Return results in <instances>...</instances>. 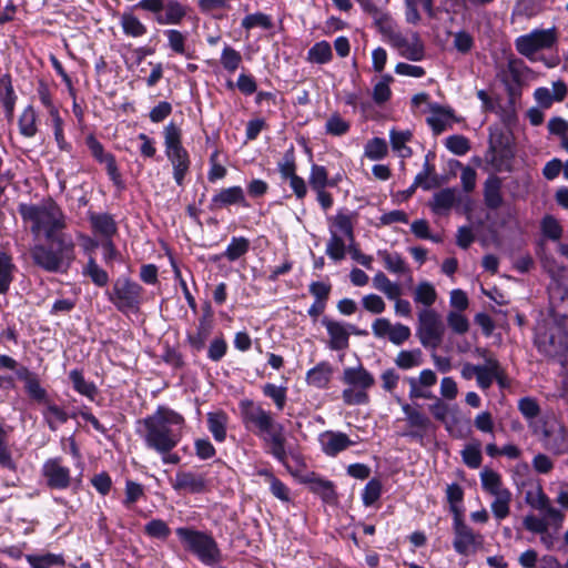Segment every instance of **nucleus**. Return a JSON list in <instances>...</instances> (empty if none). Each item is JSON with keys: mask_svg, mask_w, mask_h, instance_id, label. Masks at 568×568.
Here are the masks:
<instances>
[{"mask_svg": "<svg viewBox=\"0 0 568 568\" xmlns=\"http://www.w3.org/2000/svg\"><path fill=\"white\" fill-rule=\"evenodd\" d=\"M278 172L284 180H288L296 174V164L293 148L285 152L281 162H278Z\"/></svg>", "mask_w": 568, "mask_h": 568, "instance_id": "obj_62", "label": "nucleus"}, {"mask_svg": "<svg viewBox=\"0 0 568 568\" xmlns=\"http://www.w3.org/2000/svg\"><path fill=\"white\" fill-rule=\"evenodd\" d=\"M558 42V32L555 27L549 29H534L515 40L517 52L530 61H535V54L541 50L552 49Z\"/></svg>", "mask_w": 568, "mask_h": 568, "instance_id": "obj_10", "label": "nucleus"}, {"mask_svg": "<svg viewBox=\"0 0 568 568\" xmlns=\"http://www.w3.org/2000/svg\"><path fill=\"white\" fill-rule=\"evenodd\" d=\"M175 534L184 549L196 556L202 564L213 566L222 560L219 545L210 534L190 527H179Z\"/></svg>", "mask_w": 568, "mask_h": 568, "instance_id": "obj_5", "label": "nucleus"}, {"mask_svg": "<svg viewBox=\"0 0 568 568\" xmlns=\"http://www.w3.org/2000/svg\"><path fill=\"white\" fill-rule=\"evenodd\" d=\"M379 256L383 258L385 268L395 274H403L407 271L406 263L399 253L387 251H379Z\"/></svg>", "mask_w": 568, "mask_h": 568, "instance_id": "obj_43", "label": "nucleus"}, {"mask_svg": "<svg viewBox=\"0 0 568 568\" xmlns=\"http://www.w3.org/2000/svg\"><path fill=\"white\" fill-rule=\"evenodd\" d=\"M322 325L325 326L327 334L329 335L328 346L333 351L346 349L349 345V331L346 324L337 321H333L328 317H323L321 321Z\"/></svg>", "mask_w": 568, "mask_h": 568, "instance_id": "obj_19", "label": "nucleus"}, {"mask_svg": "<svg viewBox=\"0 0 568 568\" xmlns=\"http://www.w3.org/2000/svg\"><path fill=\"white\" fill-rule=\"evenodd\" d=\"M20 214L26 221H30L31 232L38 235L40 232L44 233L45 237H51L54 234H64V215L57 204L49 205H21L19 209Z\"/></svg>", "mask_w": 568, "mask_h": 568, "instance_id": "obj_6", "label": "nucleus"}, {"mask_svg": "<svg viewBox=\"0 0 568 568\" xmlns=\"http://www.w3.org/2000/svg\"><path fill=\"white\" fill-rule=\"evenodd\" d=\"M37 113L33 106L28 105L19 118V130L26 138H32L37 133Z\"/></svg>", "mask_w": 568, "mask_h": 568, "instance_id": "obj_41", "label": "nucleus"}, {"mask_svg": "<svg viewBox=\"0 0 568 568\" xmlns=\"http://www.w3.org/2000/svg\"><path fill=\"white\" fill-rule=\"evenodd\" d=\"M351 124L345 121L338 113L332 114L325 124V130L327 134L334 136H342L349 131Z\"/></svg>", "mask_w": 568, "mask_h": 568, "instance_id": "obj_55", "label": "nucleus"}, {"mask_svg": "<svg viewBox=\"0 0 568 568\" xmlns=\"http://www.w3.org/2000/svg\"><path fill=\"white\" fill-rule=\"evenodd\" d=\"M230 205H241L248 207L250 204L246 201L244 190L239 186H231L220 190L211 200L210 210L216 211Z\"/></svg>", "mask_w": 568, "mask_h": 568, "instance_id": "obj_18", "label": "nucleus"}, {"mask_svg": "<svg viewBox=\"0 0 568 568\" xmlns=\"http://www.w3.org/2000/svg\"><path fill=\"white\" fill-rule=\"evenodd\" d=\"M541 233L551 241H559L564 230L558 220L552 215H545L540 222Z\"/></svg>", "mask_w": 568, "mask_h": 568, "instance_id": "obj_47", "label": "nucleus"}, {"mask_svg": "<svg viewBox=\"0 0 568 568\" xmlns=\"http://www.w3.org/2000/svg\"><path fill=\"white\" fill-rule=\"evenodd\" d=\"M445 146L456 155H465L470 150L469 140L460 134H454L446 139Z\"/></svg>", "mask_w": 568, "mask_h": 568, "instance_id": "obj_58", "label": "nucleus"}, {"mask_svg": "<svg viewBox=\"0 0 568 568\" xmlns=\"http://www.w3.org/2000/svg\"><path fill=\"white\" fill-rule=\"evenodd\" d=\"M514 155V149L507 133L498 131L490 134L485 160L496 172H509Z\"/></svg>", "mask_w": 568, "mask_h": 568, "instance_id": "obj_11", "label": "nucleus"}, {"mask_svg": "<svg viewBox=\"0 0 568 568\" xmlns=\"http://www.w3.org/2000/svg\"><path fill=\"white\" fill-rule=\"evenodd\" d=\"M47 244H38L31 250L33 263L51 273H64L75 258V244L70 234H54L45 237Z\"/></svg>", "mask_w": 568, "mask_h": 568, "instance_id": "obj_3", "label": "nucleus"}, {"mask_svg": "<svg viewBox=\"0 0 568 568\" xmlns=\"http://www.w3.org/2000/svg\"><path fill=\"white\" fill-rule=\"evenodd\" d=\"M83 275L89 276L99 287L105 286L109 282L108 273L97 264L93 257H90L84 266Z\"/></svg>", "mask_w": 568, "mask_h": 568, "instance_id": "obj_48", "label": "nucleus"}, {"mask_svg": "<svg viewBox=\"0 0 568 568\" xmlns=\"http://www.w3.org/2000/svg\"><path fill=\"white\" fill-rule=\"evenodd\" d=\"M212 324L205 317L199 320V325L194 333H187L186 342L193 352H201L206 344L209 336L211 335Z\"/></svg>", "mask_w": 568, "mask_h": 568, "instance_id": "obj_28", "label": "nucleus"}, {"mask_svg": "<svg viewBox=\"0 0 568 568\" xmlns=\"http://www.w3.org/2000/svg\"><path fill=\"white\" fill-rule=\"evenodd\" d=\"M387 153V144L384 139L374 138L365 145V155L371 160H381Z\"/></svg>", "mask_w": 568, "mask_h": 568, "instance_id": "obj_60", "label": "nucleus"}, {"mask_svg": "<svg viewBox=\"0 0 568 568\" xmlns=\"http://www.w3.org/2000/svg\"><path fill=\"white\" fill-rule=\"evenodd\" d=\"M141 424L144 427L145 446L156 453H168L181 442L185 419L172 408L160 405L152 415L143 418Z\"/></svg>", "mask_w": 568, "mask_h": 568, "instance_id": "obj_1", "label": "nucleus"}, {"mask_svg": "<svg viewBox=\"0 0 568 568\" xmlns=\"http://www.w3.org/2000/svg\"><path fill=\"white\" fill-rule=\"evenodd\" d=\"M250 250V241L246 237L239 236L232 237L226 250L222 253V256L227 258L230 262H234L245 255Z\"/></svg>", "mask_w": 568, "mask_h": 568, "instance_id": "obj_40", "label": "nucleus"}, {"mask_svg": "<svg viewBox=\"0 0 568 568\" xmlns=\"http://www.w3.org/2000/svg\"><path fill=\"white\" fill-rule=\"evenodd\" d=\"M373 334L378 338L388 337L395 345H402L410 337V328L404 324L392 325L385 317L376 318L372 324Z\"/></svg>", "mask_w": 568, "mask_h": 568, "instance_id": "obj_16", "label": "nucleus"}, {"mask_svg": "<svg viewBox=\"0 0 568 568\" xmlns=\"http://www.w3.org/2000/svg\"><path fill=\"white\" fill-rule=\"evenodd\" d=\"M333 59L332 47L327 41L316 42L307 52V60L312 63L325 64Z\"/></svg>", "mask_w": 568, "mask_h": 568, "instance_id": "obj_38", "label": "nucleus"}, {"mask_svg": "<svg viewBox=\"0 0 568 568\" xmlns=\"http://www.w3.org/2000/svg\"><path fill=\"white\" fill-rule=\"evenodd\" d=\"M354 444L346 434L341 432L327 433L326 440H322L323 450L329 456H335Z\"/></svg>", "mask_w": 568, "mask_h": 568, "instance_id": "obj_30", "label": "nucleus"}, {"mask_svg": "<svg viewBox=\"0 0 568 568\" xmlns=\"http://www.w3.org/2000/svg\"><path fill=\"white\" fill-rule=\"evenodd\" d=\"M480 479L483 489L493 496L508 490L503 487L500 475L493 469L485 468L480 473Z\"/></svg>", "mask_w": 568, "mask_h": 568, "instance_id": "obj_35", "label": "nucleus"}, {"mask_svg": "<svg viewBox=\"0 0 568 568\" xmlns=\"http://www.w3.org/2000/svg\"><path fill=\"white\" fill-rule=\"evenodd\" d=\"M175 491L185 494H202L207 490V478L204 474L180 470L172 480Z\"/></svg>", "mask_w": 568, "mask_h": 568, "instance_id": "obj_17", "label": "nucleus"}, {"mask_svg": "<svg viewBox=\"0 0 568 568\" xmlns=\"http://www.w3.org/2000/svg\"><path fill=\"white\" fill-rule=\"evenodd\" d=\"M45 405L47 407L43 410V417L48 424V427L52 432H55L59 424H65L68 422L69 416L64 409L49 400L45 403Z\"/></svg>", "mask_w": 568, "mask_h": 568, "instance_id": "obj_36", "label": "nucleus"}, {"mask_svg": "<svg viewBox=\"0 0 568 568\" xmlns=\"http://www.w3.org/2000/svg\"><path fill=\"white\" fill-rule=\"evenodd\" d=\"M92 229L106 239H111L118 231L116 222L108 213H89Z\"/></svg>", "mask_w": 568, "mask_h": 568, "instance_id": "obj_24", "label": "nucleus"}, {"mask_svg": "<svg viewBox=\"0 0 568 568\" xmlns=\"http://www.w3.org/2000/svg\"><path fill=\"white\" fill-rule=\"evenodd\" d=\"M144 532L151 538L166 540L171 535V529L163 519H152L145 524Z\"/></svg>", "mask_w": 568, "mask_h": 568, "instance_id": "obj_50", "label": "nucleus"}, {"mask_svg": "<svg viewBox=\"0 0 568 568\" xmlns=\"http://www.w3.org/2000/svg\"><path fill=\"white\" fill-rule=\"evenodd\" d=\"M17 94L12 85V78L9 73L0 77V103L3 106L6 118L11 120L14 113Z\"/></svg>", "mask_w": 568, "mask_h": 568, "instance_id": "obj_23", "label": "nucleus"}, {"mask_svg": "<svg viewBox=\"0 0 568 568\" xmlns=\"http://www.w3.org/2000/svg\"><path fill=\"white\" fill-rule=\"evenodd\" d=\"M85 144L90 150L91 155L98 161L100 164H108L109 159L114 160V155L112 153L105 152L102 143L93 135L89 134L85 138Z\"/></svg>", "mask_w": 568, "mask_h": 568, "instance_id": "obj_46", "label": "nucleus"}, {"mask_svg": "<svg viewBox=\"0 0 568 568\" xmlns=\"http://www.w3.org/2000/svg\"><path fill=\"white\" fill-rule=\"evenodd\" d=\"M342 398L346 405H366L369 402L367 390L348 387L342 393Z\"/></svg>", "mask_w": 568, "mask_h": 568, "instance_id": "obj_59", "label": "nucleus"}, {"mask_svg": "<svg viewBox=\"0 0 568 568\" xmlns=\"http://www.w3.org/2000/svg\"><path fill=\"white\" fill-rule=\"evenodd\" d=\"M263 394L275 403L277 409L282 410L286 404V388L267 383L263 386Z\"/></svg>", "mask_w": 568, "mask_h": 568, "instance_id": "obj_61", "label": "nucleus"}, {"mask_svg": "<svg viewBox=\"0 0 568 568\" xmlns=\"http://www.w3.org/2000/svg\"><path fill=\"white\" fill-rule=\"evenodd\" d=\"M429 110L434 115L427 118V123L435 134L443 133L447 126L445 118H452L454 115L453 109L442 106L438 103H430Z\"/></svg>", "mask_w": 568, "mask_h": 568, "instance_id": "obj_31", "label": "nucleus"}, {"mask_svg": "<svg viewBox=\"0 0 568 568\" xmlns=\"http://www.w3.org/2000/svg\"><path fill=\"white\" fill-rule=\"evenodd\" d=\"M534 344L548 358H562L568 352L566 327L557 321H542L535 329Z\"/></svg>", "mask_w": 568, "mask_h": 568, "instance_id": "obj_4", "label": "nucleus"}, {"mask_svg": "<svg viewBox=\"0 0 568 568\" xmlns=\"http://www.w3.org/2000/svg\"><path fill=\"white\" fill-rule=\"evenodd\" d=\"M16 265L12 257L4 252H0V294H6L13 281Z\"/></svg>", "mask_w": 568, "mask_h": 568, "instance_id": "obj_34", "label": "nucleus"}, {"mask_svg": "<svg viewBox=\"0 0 568 568\" xmlns=\"http://www.w3.org/2000/svg\"><path fill=\"white\" fill-rule=\"evenodd\" d=\"M453 547L462 556L473 555L483 546L484 536L468 526L464 516L453 518Z\"/></svg>", "mask_w": 568, "mask_h": 568, "instance_id": "obj_13", "label": "nucleus"}, {"mask_svg": "<svg viewBox=\"0 0 568 568\" xmlns=\"http://www.w3.org/2000/svg\"><path fill=\"white\" fill-rule=\"evenodd\" d=\"M142 496H144V487L133 480H126L125 483V498L123 505L126 508H131Z\"/></svg>", "mask_w": 568, "mask_h": 568, "instance_id": "obj_63", "label": "nucleus"}, {"mask_svg": "<svg viewBox=\"0 0 568 568\" xmlns=\"http://www.w3.org/2000/svg\"><path fill=\"white\" fill-rule=\"evenodd\" d=\"M498 373V361L495 357L486 358V364L480 365L478 373L476 374L477 385L481 389H488L497 376Z\"/></svg>", "mask_w": 568, "mask_h": 568, "instance_id": "obj_33", "label": "nucleus"}, {"mask_svg": "<svg viewBox=\"0 0 568 568\" xmlns=\"http://www.w3.org/2000/svg\"><path fill=\"white\" fill-rule=\"evenodd\" d=\"M437 298V293L433 284L423 281L417 284L414 291L415 303L423 304L425 308H429Z\"/></svg>", "mask_w": 568, "mask_h": 568, "instance_id": "obj_37", "label": "nucleus"}, {"mask_svg": "<svg viewBox=\"0 0 568 568\" xmlns=\"http://www.w3.org/2000/svg\"><path fill=\"white\" fill-rule=\"evenodd\" d=\"M241 62L242 55L239 51L230 45H226L223 49L221 54V64L227 72L233 73L240 67Z\"/></svg>", "mask_w": 568, "mask_h": 568, "instance_id": "obj_57", "label": "nucleus"}, {"mask_svg": "<svg viewBox=\"0 0 568 568\" xmlns=\"http://www.w3.org/2000/svg\"><path fill=\"white\" fill-rule=\"evenodd\" d=\"M396 402L400 405L408 426V429L403 432L400 436L407 437L423 445L424 439L428 435L435 433L436 425L425 413L420 410V406L418 404L413 406L403 402L400 397H396Z\"/></svg>", "mask_w": 568, "mask_h": 568, "instance_id": "obj_9", "label": "nucleus"}, {"mask_svg": "<svg viewBox=\"0 0 568 568\" xmlns=\"http://www.w3.org/2000/svg\"><path fill=\"white\" fill-rule=\"evenodd\" d=\"M495 499L491 503V511L497 519H504L509 515V504L511 500V493L509 490L501 494L494 495Z\"/></svg>", "mask_w": 568, "mask_h": 568, "instance_id": "obj_52", "label": "nucleus"}, {"mask_svg": "<svg viewBox=\"0 0 568 568\" xmlns=\"http://www.w3.org/2000/svg\"><path fill=\"white\" fill-rule=\"evenodd\" d=\"M446 498L449 503V510L453 514V518H455L457 514L464 516L463 509L459 506L464 499V490L458 484L454 483L447 486Z\"/></svg>", "mask_w": 568, "mask_h": 568, "instance_id": "obj_44", "label": "nucleus"}, {"mask_svg": "<svg viewBox=\"0 0 568 568\" xmlns=\"http://www.w3.org/2000/svg\"><path fill=\"white\" fill-rule=\"evenodd\" d=\"M333 374V367L328 362H321L306 373V382L308 385L325 388Z\"/></svg>", "mask_w": 568, "mask_h": 568, "instance_id": "obj_27", "label": "nucleus"}, {"mask_svg": "<svg viewBox=\"0 0 568 568\" xmlns=\"http://www.w3.org/2000/svg\"><path fill=\"white\" fill-rule=\"evenodd\" d=\"M168 38V44L170 49L178 54L185 55L186 58H191V55L186 52L185 42L186 37L176 29H169L164 32Z\"/></svg>", "mask_w": 568, "mask_h": 568, "instance_id": "obj_51", "label": "nucleus"}, {"mask_svg": "<svg viewBox=\"0 0 568 568\" xmlns=\"http://www.w3.org/2000/svg\"><path fill=\"white\" fill-rule=\"evenodd\" d=\"M308 182L313 191H320L326 189V186L336 185L335 181H329L326 168L318 164L312 165Z\"/></svg>", "mask_w": 568, "mask_h": 568, "instance_id": "obj_39", "label": "nucleus"}, {"mask_svg": "<svg viewBox=\"0 0 568 568\" xmlns=\"http://www.w3.org/2000/svg\"><path fill=\"white\" fill-rule=\"evenodd\" d=\"M207 428L211 432L213 438L217 443H222L226 438V428L229 417L225 412L216 410L210 412L206 415Z\"/></svg>", "mask_w": 568, "mask_h": 568, "instance_id": "obj_26", "label": "nucleus"}, {"mask_svg": "<svg viewBox=\"0 0 568 568\" xmlns=\"http://www.w3.org/2000/svg\"><path fill=\"white\" fill-rule=\"evenodd\" d=\"M382 494V484L378 479H371L362 494L363 504L365 506H372L375 501H377Z\"/></svg>", "mask_w": 568, "mask_h": 568, "instance_id": "obj_64", "label": "nucleus"}, {"mask_svg": "<svg viewBox=\"0 0 568 568\" xmlns=\"http://www.w3.org/2000/svg\"><path fill=\"white\" fill-rule=\"evenodd\" d=\"M342 381L354 388L367 390L375 384L374 376L363 365L347 367L343 372Z\"/></svg>", "mask_w": 568, "mask_h": 568, "instance_id": "obj_22", "label": "nucleus"}, {"mask_svg": "<svg viewBox=\"0 0 568 568\" xmlns=\"http://www.w3.org/2000/svg\"><path fill=\"white\" fill-rule=\"evenodd\" d=\"M69 379L72 383L73 389L79 394L85 396L90 400H94L98 395V388L92 382L85 381L82 371L72 369L69 373Z\"/></svg>", "mask_w": 568, "mask_h": 568, "instance_id": "obj_32", "label": "nucleus"}, {"mask_svg": "<svg viewBox=\"0 0 568 568\" xmlns=\"http://www.w3.org/2000/svg\"><path fill=\"white\" fill-rule=\"evenodd\" d=\"M445 326L440 316L432 308L418 313L417 336L424 347L436 349L443 342Z\"/></svg>", "mask_w": 568, "mask_h": 568, "instance_id": "obj_12", "label": "nucleus"}, {"mask_svg": "<svg viewBox=\"0 0 568 568\" xmlns=\"http://www.w3.org/2000/svg\"><path fill=\"white\" fill-rule=\"evenodd\" d=\"M501 180L498 176H490L484 185V202L489 210H497L501 206Z\"/></svg>", "mask_w": 568, "mask_h": 568, "instance_id": "obj_25", "label": "nucleus"}, {"mask_svg": "<svg viewBox=\"0 0 568 568\" xmlns=\"http://www.w3.org/2000/svg\"><path fill=\"white\" fill-rule=\"evenodd\" d=\"M326 254L334 261H342L345 257L344 240L336 232L331 231Z\"/></svg>", "mask_w": 568, "mask_h": 568, "instance_id": "obj_56", "label": "nucleus"}, {"mask_svg": "<svg viewBox=\"0 0 568 568\" xmlns=\"http://www.w3.org/2000/svg\"><path fill=\"white\" fill-rule=\"evenodd\" d=\"M143 287L130 277H118L108 292L109 301L122 314L136 313L143 302Z\"/></svg>", "mask_w": 568, "mask_h": 568, "instance_id": "obj_8", "label": "nucleus"}, {"mask_svg": "<svg viewBox=\"0 0 568 568\" xmlns=\"http://www.w3.org/2000/svg\"><path fill=\"white\" fill-rule=\"evenodd\" d=\"M121 26L126 36L134 38L142 37L146 33V27L133 14L123 13L121 17Z\"/></svg>", "mask_w": 568, "mask_h": 568, "instance_id": "obj_45", "label": "nucleus"}, {"mask_svg": "<svg viewBox=\"0 0 568 568\" xmlns=\"http://www.w3.org/2000/svg\"><path fill=\"white\" fill-rule=\"evenodd\" d=\"M392 148L400 153L402 158H408L412 155V150L405 145L412 138L409 131L398 132L395 130L390 131L389 134Z\"/></svg>", "mask_w": 568, "mask_h": 568, "instance_id": "obj_54", "label": "nucleus"}, {"mask_svg": "<svg viewBox=\"0 0 568 568\" xmlns=\"http://www.w3.org/2000/svg\"><path fill=\"white\" fill-rule=\"evenodd\" d=\"M27 561L30 564V568H49L52 566L63 565V558L60 555L47 554V555H27Z\"/></svg>", "mask_w": 568, "mask_h": 568, "instance_id": "obj_49", "label": "nucleus"}, {"mask_svg": "<svg viewBox=\"0 0 568 568\" xmlns=\"http://www.w3.org/2000/svg\"><path fill=\"white\" fill-rule=\"evenodd\" d=\"M457 191L452 187L443 189L434 193L429 206L436 214L449 211L457 202Z\"/></svg>", "mask_w": 568, "mask_h": 568, "instance_id": "obj_29", "label": "nucleus"}, {"mask_svg": "<svg viewBox=\"0 0 568 568\" xmlns=\"http://www.w3.org/2000/svg\"><path fill=\"white\" fill-rule=\"evenodd\" d=\"M541 443L545 449L554 455L568 454V430L555 418L542 423Z\"/></svg>", "mask_w": 568, "mask_h": 568, "instance_id": "obj_14", "label": "nucleus"}, {"mask_svg": "<svg viewBox=\"0 0 568 568\" xmlns=\"http://www.w3.org/2000/svg\"><path fill=\"white\" fill-rule=\"evenodd\" d=\"M241 418L246 429L252 430L270 447L268 453L280 463H285L287 458L284 436V427L274 420L272 414L265 410L260 404L252 399L240 402Z\"/></svg>", "mask_w": 568, "mask_h": 568, "instance_id": "obj_2", "label": "nucleus"}, {"mask_svg": "<svg viewBox=\"0 0 568 568\" xmlns=\"http://www.w3.org/2000/svg\"><path fill=\"white\" fill-rule=\"evenodd\" d=\"M42 476L51 489H67L71 485L70 468L62 464L61 457L50 458L42 466Z\"/></svg>", "mask_w": 568, "mask_h": 568, "instance_id": "obj_15", "label": "nucleus"}, {"mask_svg": "<svg viewBox=\"0 0 568 568\" xmlns=\"http://www.w3.org/2000/svg\"><path fill=\"white\" fill-rule=\"evenodd\" d=\"M163 6L160 14L155 16L159 24H180L189 11V7L178 0H166Z\"/></svg>", "mask_w": 568, "mask_h": 568, "instance_id": "obj_20", "label": "nucleus"}, {"mask_svg": "<svg viewBox=\"0 0 568 568\" xmlns=\"http://www.w3.org/2000/svg\"><path fill=\"white\" fill-rule=\"evenodd\" d=\"M400 54L410 61H420L424 58V45L418 33H413V41L400 50Z\"/></svg>", "mask_w": 568, "mask_h": 568, "instance_id": "obj_53", "label": "nucleus"}, {"mask_svg": "<svg viewBox=\"0 0 568 568\" xmlns=\"http://www.w3.org/2000/svg\"><path fill=\"white\" fill-rule=\"evenodd\" d=\"M303 483L307 484L310 490L318 495L324 503L334 504L336 501L337 494L333 481L323 479L312 473L303 478Z\"/></svg>", "mask_w": 568, "mask_h": 568, "instance_id": "obj_21", "label": "nucleus"}, {"mask_svg": "<svg viewBox=\"0 0 568 568\" xmlns=\"http://www.w3.org/2000/svg\"><path fill=\"white\" fill-rule=\"evenodd\" d=\"M422 356L423 354L419 348L412 351H400L395 358V364L400 369H410L422 364Z\"/></svg>", "mask_w": 568, "mask_h": 568, "instance_id": "obj_42", "label": "nucleus"}, {"mask_svg": "<svg viewBox=\"0 0 568 568\" xmlns=\"http://www.w3.org/2000/svg\"><path fill=\"white\" fill-rule=\"evenodd\" d=\"M164 145L165 154L173 168V179L182 186L190 171L191 160L187 150L182 145V131L173 122L164 128Z\"/></svg>", "mask_w": 568, "mask_h": 568, "instance_id": "obj_7", "label": "nucleus"}]
</instances>
